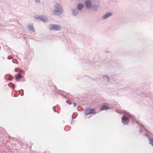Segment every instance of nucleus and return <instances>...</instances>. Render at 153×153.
Here are the masks:
<instances>
[{"mask_svg":"<svg viewBox=\"0 0 153 153\" xmlns=\"http://www.w3.org/2000/svg\"><path fill=\"white\" fill-rule=\"evenodd\" d=\"M111 15H112V14L111 13H108L106 14H105V16H102V18L103 19H105L107 18H108V17L111 16Z\"/></svg>","mask_w":153,"mask_h":153,"instance_id":"obj_8","label":"nucleus"},{"mask_svg":"<svg viewBox=\"0 0 153 153\" xmlns=\"http://www.w3.org/2000/svg\"><path fill=\"white\" fill-rule=\"evenodd\" d=\"M87 8H90L91 7V3L89 1H86L85 2Z\"/></svg>","mask_w":153,"mask_h":153,"instance_id":"obj_6","label":"nucleus"},{"mask_svg":"<svg viewBox=\"0 0 153 153\" xmlns=\"http://www.w3.org/2000/svg\"><path fill=\"white\" fill-rule=\"evenodd\" d=\"M149 143L153 146V139H150L149 140Z\"/></svg>","mask_w":153,"mask_h":153,"instance_id":"obj_11","label":"nucleus"},{"mask_svg":"<svg viewBox=\"0 0 153 153\" xmlns=\"http://www.w3.org/2000/svg\"><path fill=\"white\" fill-rule=\"evenodd\" d=\"M16 69H15V70L16 71Z\"/></svg>","mask_w":153,"mask_h":153,"instance_id":"obj_15","label":"nucleus"},{"mask_svg":"<svg viewBox=\"0 0 153 153\" xmlns=\"http://www.w3.org/2000/svg\"><path fill=\"white\" fill-rule=\"evenodd\" d=\"M84 7V5L81 4H79L77 6V9L79 10H81Z\"/></svg>","mask_w":153,"mask_h":153,"instance_id":"obj_9","label":"nucleus"},{"mask_svg":"<svg viewBox=\"0 0 153 153\" xmlns=\"http://www.w3.org/2000/svg\"><path fill=\"white\" fill-rule=\"evenodd\" d=\"M22 77V76L20 74H18V75H16V79H20Z\"/></svg>","mask_w":153,"mask_h":153,"instance_id":"obj_10","label":"nucleus"},{"mask_svg":"<svg viewBox=\"0 0 153 153\" xmlns=\"http://www.w3.org/2000/svg\"><path fill=\"white\" fill-rule=\"evenodd\" d=\"M95 112V110L94 109H88L85 112V114L87 115L91 114L94 113Z\"/></svg>","mask_w":153,"mask_h":153,"instance_id":"obj_4","label":"nucleus"},{"mask_svg":"<svg viewBox=\"0 0 153 153\" xmlns=\"http://www.w3.org/2000/svg\"><path fill=\"white\" fill-rule=\"evenodd\" d=\"M13 62L14 63L17 64V61L16 60H13Z\"/></svg>","mask_w":153,"mask_h":153,"instance_id":"obj_12","label":"nucleus"},{"mask_svg":"<svg viewBox=\"0 0 153 153\" xmlns=\"http://www.w3.org/2000/svg\"><path fill=\"white\" fill-rule=\"evenodd\" d=\"M36 19H40L41 21L45 22L47 20V18L45 16H40L39 17H36Z\"/></svg>","mask_w":153,"mask_h":153,"instance_id":"obj_5","label":"nucleus"},{"mask_svg":"<svg viewBox=\"0 0 153 153\" xmlns=\"http://www.w3.org/2000/svg\"><path fill=\"white\" fill-rule=\"evenodd\" d=\"M60 29V26L58 25H51L50 26V29L51 30H59Z\"/></svg>","mask_w":153,"mask_h":153,"instance_id":"obj_2","label":"nucleus"},{"mask_svg":"<svg viewBox=\"0 0 153 153\" xmlns=\"http://www.w3.org/2000/svg\"><path fill=\"white\" fill-rule=\"evenodd\" d=\"M36 1L37 2H39L40 1V0H36Z\"/></svg>","mask_w":153,"mask_h":153,"instance_id":"obj_14","label":"nucleus"},{"mask_svg":"<svg viewBox=\"0 0 153 153\" xmlns=\"http://www.w3.org/2000/svg\"><path fill=\"white\" fill-rule=\"evenodd\" d=\"M110 108L106 105H102L101 108V111L109 109Z\"/></svg>","mask_w":153,"mask_h":153,"instance_id":"obj_7","label":"nucleus"},{"mask_svg":"<svg viewBox=\"0 0 153 153\" xmlns=\"http://www.w3.org/2000/svg\"><path fill=\"white\" fill-rule=\"evenodd\" d=\"M63 11L62 8L60 7L59 4H57L55 7V9L53 13L55 15H58L61 13Z\"/></svg>","mask_w":153,"mask_h":153,"instance_id":"obj_1","label":"nucleus"},{"mask_svg":"<svg viewBox=\"0 0 153 153\" xmlns=\"http://www.w3.org/2000/svg\"><path fill=\"white\" fill-rule=\"evenodd\" d=\"M73 104H74V106H76V104L75 103H73Z\"/></svg>","mask_w":153,"mask_h":153,"instance_id":"obj_13","label":"nucleus"},{"mask_svg":"<svg viewBox=\"0 0 153 153\" xmlns=\"http://www.w3.org/2000/svg\"><path fill=\"white\" fill-rule=\"evenodd\" d=\"M129 117V116L126 115H124L122 117V122L123 123L125 124H127L128 122Z\"/></svg>","mask_w":153,"mask_h":153,"instance_id":"obj_3","label":"nucleus"}]
</instances>
